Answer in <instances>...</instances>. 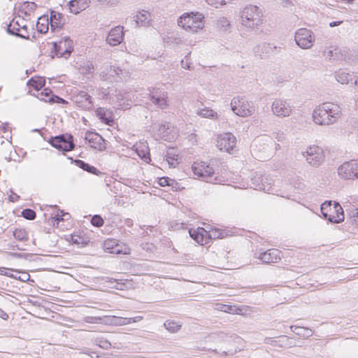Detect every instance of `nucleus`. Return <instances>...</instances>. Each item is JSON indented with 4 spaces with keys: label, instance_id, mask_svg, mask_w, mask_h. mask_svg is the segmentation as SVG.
Here are the masks:
<instances>
[{
    "label": "nucleus",
    "instance_id": "a211bd4d",
    "mask_svg": "<svg viewBox=\"0 0 358 358\" xmlns=\"http://www.w3.org/2000/svg\"><path fill=\"white\" fill-rule=\"evenodd\" d=\"M189 234L194 241L201 245L209 243L208 230L203 227H199L196 229H190Z\"/></svg>",
    "mask_w": 358,
    "mask_h": 358
},
{
    "label": "nucleus",
    "instance_id": "a19ab883",
    "mask_svg": "<svg viewBox=\"0 0 358 358\" xmlns=\"http://www.w3.org/2000/svg\"><path fill=\"white\" fill-rule=\"evenodd\" d=\"M103 223V219L99 215H94L91 218V224L95 227H101Z\"/></svg>",
    "mask_w": 358,
    "mask_h": 358
},
{
    "label": "nucleus",
    "instance_id": "e433bc0d",
    "mask_svg": "<svg viewBox=\"0 0 358 358\" xmlns=\"http://www.w3.org/2000/svg\"><path fill=\"white\" fill-rule=\"evenodd\" d=\"M199 115L203 117L217 119L218 115L215 111L210 108H203L200 110Z\"/></svg>",
    "mask_w": 358,
    "mask_h": 358
},
{
    "label": "nucleus",
    "instance_id": "c03bdc74",
    "mask_svg": "<svg viewBox=\"0 0 358 358\" xmlns=\"http://www.w3.org/2000/svg\"><path fill=\"white\" fill-rule=\"evenodd\" d=\"M338 50V48L337 47L334 48L333 50H330L328 52V57H329V59H332L334 57V52H335V54H336Z\"/></svg>",
    "mask_w": 358,
    "mask_h": 358
},
{
    "label": "nucleus",
    "instance_id": "09e8293b",
    "mask_svg": "<svg viewBox=\"0 0 358 358\" xmlns=\"http://www.w3.org/2000/svg\"><path fill=\"white\" fill-rule=\"evenodd\" d=\"M352 219L354 224L358 226V212H357L352 215Z\"/></svg>",
    "mask_w": 358,
    "mask_h": 358
},
{
    "label": "nucleus",
    "instance_id": "b1692460",
    "mask_svg": "<svg viewBox=\"0 0 358 358\" xmlns=\"http://www.w3.org/2000/svg\"><path fill=\"white\" fill-rule=\"evenodd\" d=\"M166 160L168 162L169 167H177L181 161L180 152L174 148L169 149L166 153Z\"/></svg>",
    "mask_w": 358,
    "mask_h": 358
},
{
    "label": "nucleus",
    "instance_id": "a878e982",
    "mask_svg": "<svg viewBox=\"0 0 358 358\" xmlns=\"http://www.w3.org/2000/svg\"><path fill=\"white\" fill-rule=\"evenodd\" d=\"M135 147L138 155L145 162L149 163L151 159L150 157L148 146L144 143H139L136 144Z\"/></svg>",
    "mask_w": 358,
    "mask_h": 358
},
{
    "label": "nucleus",
    "instance_id": "5fc2aeb1",
    "mask_svg": "<svg viewBox=\"0 0 358 358\" xmlns=\"http://www.w3.org/2000/svg\"><path fill=\"white\" fill-rule=\"evenodd\" d=\"M89 136H90V130H87V131H85V138L86 140H88V137H89Z\"/></svg>",
    "mask_w": 358,
    "mask_h": 358
},
{
    "label": "nucleus",
    "instance_id": "f3484780",
    "mask_svg": "<svg viewBox=\"0 0 358 358\" xmlns=\"http://www.w3.org/2000/svg\"><path fill=\"white\" fill-rule=\"evenodd\" d=\"M282 252L277 248L268 249L259 254V258L266 264H275L280 261Z\"/></svg>",
    "mask_w": 358,
    "mask_h": 358
},
{
    "label": "nucleus",
    "instance_id": "58836bf2",
    "mask_svg": "<svg viewBox=\"0 0 358 358\" xmlns=\"http://www.w3.org/2000/svg\"><path fill=\"white\" fill-rule=\"evenodd\" d=\"M36 212L30 208L24 209L22 211V216L29 220H33L36 218Z\"/></svg>",
    "mask_w": 358,
    "mask_h": 358
},
{
    "label": "nucleus",
    "instance_id": "f03ea898",
    "mask_svg": "<svg viewBox=\"0 0 358 358\" xmlns=\"http://www.w3.org/2000/svg\"><path fill=\"white\" fill-rule=\"evenodd\" d=\"M204 17L201 13H185L178 20L179 27L189 33H196L204 27Z\"/></svg>",
    "mask_w": 358,
    "mask_h": 358
},
{
    "label": "nucleus",
    "instance_id": "ddd939ff",
    "mask_svg": "<svg viewBox=\"0 0 358 358\" xmlns=\"http://www.w3.org/2000/svg\"><path fill=\"white\" fill-rule=\"evenodd\" d=\"M233 112L241 117H248L252 115V108L249 103L243 98L234 97L231 103Z\"/></svg>",
    "mask_w": 358,
    "mask_h": 358
},
{
    "label": "nucleus",
    "instance_id": "39448f33",
    "mask_svg": "<svg viewBox=\"0 0 358 358\" xmlns=\"http://www.w3.org/2000/svg\"><path fill=\"white\" fill-rule=\"evenodd\" d=\"M192 171L196 178L205 181L211 180L215 174L214 166L210 163L204 161L194 162L192 165Z\"/></svg>",
    "mask_w": 358,
    "mask_h": 358
},
{
    "label": "nucleus",
    "instance_id": "393cba45",
    "mask_svg": "<svg viewBox=\"0 0 358 358\" xmlns=\"http://www.w3.org/2000/svg\"><path fill=\"white\" fill-rule=\"evenodd\" d=\"M71 13L78 14L89 6V0H71L69 3Z\"/></svg>",
    "mask_w": 358,
    "mask_h": 358
},
{
    "label": "nucleus",
    "instance_id": "603ef678",
    "mask_svg": "<svg viewBox=\"0 0 358 358\" xmlns=\"http://www.w3.org/2000/svg\"><path fill=\"white\" fill-rule=\"evenodd\" d=\"M343 22L342 21H334L329 23V26L333 27L336 26L340 25Z\"/></svg>",
    "mask_w": 358,
    "mask_h": 358
},
{
    "label": "nucleus",
    "instance_id": "13d9d810",
    "mask_svg": "<svg viewBox=\"0 0 358 358\" xmlns=\"http://www.w3.org/2000/svg\"><path fill=\"white\" fill-rule=\"evenodd\" d=\"M83 120L85 124H87V120L85 117H83Z\"/></svg>",
    "mask_w": 358,
    "mask_h": 358
},
{
    "label": "nucleus",
    "instance_id": "6ab92c4d",
    "mask_svg": "<svg viewBox=\"0 0 358 358\" xmlns=\"http://www.w3.org/2000/svg\"><path fill=\"white\" fill-rule=\"evenodd\" d=\"M49 20L50 23V29L53 32L57 30L62 29L63 26L65 24V19L63 15L55 10L50 11Z\"/></svg>",
    "mask_w": 358,
    "mask_h": 358
},
{
    "label": "nucleus",
    "instance_id": "cd10ccee",
    "mask_svg": "<svg viewBox=\"0 0 358 358\" xmlns=\"http://www.w3.org/2000/svg\"><path fill=\"white\" fill-rule=\"evenodd\" d=\"M49 25L50 26V23L48 15H44L38 18L36 29L39 33H47L49 29Z\"/></svg>",
    "mask_w": 358,
    "mask_h": 358
},
{
    "label": "nucleus",
    "instance_id": "bb28decb",
    "mask_svg": "<svg viewBox=\"0 0 358 358\" xmlns=\"http://www.w3.org/2000/svg\"><path fill=\"white\" fill-rule=\"evenodd\" d=\"M91 148L98 150L106 149V143L104 139L96 133L91 132Z\"/></svg>",
    "mask_w": 358,
    "mask_h": 358
},
{
    "label": "nucleus",
    "instance_id": "2f4dec72",
    "mask_svg": "<svg viewBox=\"0 0 358 358\" xmlns=\"http://www.w3.org/2000/svg\"><path fill=\"white\" fill-rule=\"evenodd\" d=\"M37 7V5L34 2L24 1L20 6V10L24 13V15H30V13L34 11Z\"/></svg>",
    "mask_w": 358,
    "mask_h": 358
},
{
    "label": "nucleus",
    "instance_id": "4be33fe9",
    "mask_svg": "<svg viewBox=\"0 0 358 358\" xmlns=\"http://www.w3.org/2000/svg\"><path fill=\"white\" fill-rule=\"evenodd\" d=\"M95 115L105 124L112 126L114 124V115L110 110L100 107L96 110Z\"/></svg>",
    "mask_w": 358,
    "mask_h": 358
},
{
    "label": "nucleus",
    "instance_id": "c85d7f7f",
    "mask_svg": "<svg viewBox=\"0 0 358 358\" xmlns=\"http://www.w3.org/2000/svg\"><path fill=\"white\" fill-rule=\"evenodd\" d=\"M27 85L33 87L36 91H39L45 85V80L43 77L31 78L27 81Z\"/></svg>",
    "mask_w": 358,
    "mask_h": 358
},
{
    "label": "nucleus",
    "instance_id": "aec40b11",
    "mask_svg": "<svg viewBox=\"0 0 358 358\" xmlns=\"http://www.w3.org/2000/svg\"><path fill=\"white\" fill-rule=\"evenodd\" d=\"M124 38V28L121 26L115 27L112 29L107 37L108 43L111 45L120 44Z\"/></svg>",
    "mask_w": 358,
    "mask_h": 358
},
{
    "label": "nucleus",
    "instance_id": "ea45409f",
    "mask_svg": "<svg viewBox=\"0 0 358 358\" xmlns=\"http://www.w3.org/2000/svg\"><path fill=\"white\" fill-rule=\"evenodd\" d=\"M122 69L119 66H111L108 71L109 77L115 78L122 74Z\"/></svg>",
    "mask_w": 358,
    "mask_h": 358
},
{
    "label": "nucleus",
    "instance_id": "3c124183",
    "mask_svg": "<svg viewBox=\"0 0 358 358\" xmlns=\"http://www.w3.org/2000/svg\"><path fill=\"white\" fill-rule=\"evenodd\" d=\"M207 1L209 4L214 6L215 7H217L219 4L222 5V3L214 1V0H207Z\"/></svg>",
    "mask_w": 358,
    "mask_h": 358
},
{
    "label": "nucleus",
    "instance_id": "0eeeda50",
    "mask_svg": "<svg viewBox=\"0 0 358 358\" xmlns=\"http://www.w3.org/2000/svg\"><path fill=\"white\" fill-rule=\"evenodd\" d=\"M142 317H122L115 315H105L103 317H91V323H101L108 325H127L140 321Z\"/></svg>",
    "mask_w": 358,
    "mask_h": 358
},
{
    "label": "nucleus",
    "instance_id": "bf43d9fd",
    "mask_svg": "<svg viewBox=\"0 0 358 358\" xmlns=\"http://www.w3.org/2000/svg\"><path fill=\"white\" fill-rule=\"evenodd\" d=\"M90 170H91V173H94L95 168L91 166Z\"/></svg>",
    "mask_w": 358,
    "mask_h": 358
},
{
    "label": "nucleus",
    "instance_id": "8fccbe9b",
    "mask_svg": "<svg viewBox=\"0 0 358 358\" xmlns=\"http://www.w3.org/2000/svg\"><path fill=\"white\" fill-rule=\"evenodd\" d=\"M6 268H4V267H1V268H0V274H1V275H6V276L11 277L12 275H11L10 274H9V273H8L5 272V270H6Z\"/></svg>",
    "mask_w": 358,
    "mask_h": 358
},
{
    "label": "nucleus",
    "instance_id": "37998d69",
    "mask_svg": "<svg viewBox=\"0 0 358 358\" xmlns=\"http://www.w3.org/2000/svg\"><path fill=\"white\" fill-rule=\"evenodd\" d=\"M15 278L18 279L22 282H27V281L29 280L30 275L28 273L23 272V273H22V274L20 276L15 277Z\"/></svg>",
    "mask_w": 358,
    "mask_h": 358
},
{
    "label": "nucleus",
    "instance_id": "052dcab7",
    "mask_svg": "<svg viewBox=\"0 0 358 358\" xmlns=\"http://www.w3.org/2000/svg\"><path fill=\"white\" fill-rule=\"evenodd\" d=\"M86 100L90 103V96L87 95Z\"/></svg>",
    "mask_w": 358,
    "mask_h": 358
},
{
    "label": "nucleus",
    "instance_id": "c9c22d12",
    "mask_svg": "<svg viewBox=\"0 0 358 358\" xmlns=\"http://www.w3.org/2000/svg\"><path fill=\"white\" fill-rule=\"evenodd\" d=\"M13 236L15 239L24 241L28 239V234L24 229H16L13 231Z\"/></svg>",
    "mask_w": 358,
    "mask_h": 358
},
{
    "label": "nucleus",
    "instance_id": "864d4df0",
    "mask_svg": "<svg viewBox=\"0 0 358 358\" xmlns=\"http://www.w3.org/2000/svg\"><path fill=\"white\" fill-rule=\"evenodd\" d=\"M355 85L356 86V92L358 93V76L355 80Z\"/></svg>",
    "mask_w": 358,
    "mask_h": 358
},
{
    "label": "nucleus",
    "instance_id": "f704fd0d",
    "mask_svg": "<svg viewBox=\"0 0 358 358\" xmlns=\"http://www.w3.org/2000/svg\"><path fill=\"white\" fill-rule=\"evenodd\" d=\"M166 329L171 333L178 331L181 328V324L173 320H168L164 323Z\"/></svg>",
    "mask_w": 358,
    "mask_h": 358
},
{
    "label": "nucleus",
    "instance_id": "7ed1b4c3",
    "mask_svg": "<svg viewBox=\"0 0 358 358\" xmlns=\"http://www.w3.org/2000/svg\"><path fill=\"white\" fill-rule=\"evenodd\" d=\"M321 213L324 217L334 223L344 220V212L341 206L336 202L325 201L321 206Z\"/></svg>",
    "mask_w": 358,
    "mask_h": 358
},
{
    "label": "nucleus",
    "instance_id": "1a4fd4ad",
    "mask_svg": "<svg viewBox=\"0 0 358 358\" xmlns=\"http://www.w3.org/2000/svg\"><path fill=\"white\" fill-rule=\"evenodd\" d=\"M7 33L21 38L29 39L27 26L24 23V19L20 17L13 19L7 25Z\"/></svg>",
    "mask_w": 358,
    "mask_h": 358
},
{
    "label": "nucleus",
    "instance_id": "6e6d98bb",
    "mask_svg": "<svg viewBox=\"0 0 358 358\" xmlns=\"http://www.w3.org/2000/svg\"><path fill=\"white\" fill-rule=\"evenodd\" d=\"M11 255H13L14 257H22V254H20V253H11Z\"/></svg>",
    "mask_w": 358,
    "mask_h": 358
},
{
    "label": "nucleus",
    "instance_id": "6e6552de",
    "mask_svg": "<svg viewBox=\"0 0 358 358\" xmlns=\"http://www.w3.org/2000/svg\"><path fill=\"white\" fill-rule=\"evenodd\" d=\"M48 142L52 147L63 152L73 150L75 148L73 137L69 134L52 136Z\"/></svg>",
    "mask_w": 358,
    "mask_h": 358
},
{
    "label": "nucleus",
    "instance_id": "f257e3e1",
    "mask_svg": "<svg viewBox=\"0 0 358 358\" xmlns=\"http://www.w3.org/2000/svg\"><path fill=\"white\" fill-rule=\"evenodd\" d=\"M341 115L339 106L333 103H324L313 112V120L318 125H328L336 122Z\"/></svg>",
    "mask_w": 358,
    "mask_h": 358
},
{
    "label": "nucleus",
    "instance_id": "473e14b6",
    "mask_svg": "<svg viewBox=\"0 0 358 358\" xmlns=\"http://www.w3.org/2000/svg\"><path fill=\"white\" fill-rule=\"evenodd\" d=\"M336 78L338 82L343 85L348 84L349 82L352 80V76L349 73L340 71L337 74Z\"/></svg>",
    "mask_w": 358,
    "mask_h": 358
},
{
    "label": "nucleus",
    "instance_id": "a18cd8bd",
    "mask_svg": "<svg viewBox=\"0 0 358 358\" xmlns=\"http://www.w3.org/2000/svg\"><path fill=\"white\" fill-rule=\"evenodd\" d=\"M20 196L17 194L13 193V195L9 196V200L11 202H15L19 199Z\"/></svg>",
    "mask_w": 358,
    "mask_h": 358
},
{
    "label": "nucleus",
    "instance_id": "79ce46f5",
    "mask_svg": "<svg viewBox=\"0 0 358 358\" xmlns=\"http://www.w3.org/2000/svg\"><path fill=\"white\" fill-rule=\"evenodd\" d=\"M75 164L79 168L90 173V164L80 159H76L74 161Z\"/></svg>",
    "mask_w": 358,
    "mask_h": 358
},
{
    "label": "nucleus",
    "instance_id": "f8f14e48",
    "mask_svg": "<svg viewBox=\"0 0 358 358\" xmlns=\"http://www.w3.org/2000/svg\"><path fill=\"white\" fill-rule=\"evenodd\" d=\"M338 175L343 179L358 178V160L343 163L338 169Z\"/></svg>",
    "mask_w": 358,
    "mask_h": 358
},
{
    "label": "nucleus",
    "instance_id": "5701e85b",
    "mask_svg": "<svg viewBox=\"0 0 358 358\" xmlns=\"http://www.w3.org/2000/svg\"><path fill=\"white\" fill-rule=\"evenodd\" d=\"M36 96L45 102L49 103H64L65 100L55 94H52V92L48 88H45L44 90L40 93H38Z\"/></svg>",
    "mask_w": 358,
    "mask_h": 358
},
{
    "label": "nucleus",
    "instance_id": "7c9ffc66",
    "mask_svg": "<svg viewBox=\"0 0 358 358\" xmlns=\"http://www.w3.org/2000/svg\"><path fill=\"white\" fill-rule=\"evenodd\" d=\"M150 14L148 12H140L136 15V23L139 25L144 26L149 24Z\"/></svg>",
    "mask_w": 358,
    "mask_h": 358
},
{
    "label": "nucleus",
    "instance_id": "9b49d317",
    "mask_svg": "<svg viewBox=\"0 0 358 358\" xmlns=\"http://www.w3.org/2000/svg\"><path fill=\"white\" fill-rule=\"evenodd\" d=\"M215 309L232 315H238L245 316L251 311V308L248 306H238L236 304H224L217 303L215 304Z\"/></svg>",
    "mask_w": 358,
    "mask_h": 358
},
{
    "label": "nucleus",
    "instance_id": "72a5a7b5",
    "mask_svg": "<svg viewBox=\"0 0 358 358\" xmlns=\"http://www.w3.org/2000/svg\"><path fill=\"white\" fill-rule=\"evenodd\" d=\"M152 102L159 106L162 108H164L168 106L167 104V96L164 95L162 97H156L155 95L151 96Z\"/></svg>",
    "mask_w": 358,
    "mask_h": 358
},
{
    "label": "nucleus",
    "instance_id": "9d476101",
    "mask_svg": "<svg viewBox=\"0 0 358 358\" xmlns=\"http://www.w3.org/2000/svg\"><path fill=\"white\" fill-rule=\"evenodd\" d=\"M217 147L222 152L232 153L236 148V138L231 133L222 134L217 137Z\"/></svg>",
    "mask_w": 358,
    "mask_h": 358
},
{
    "label": "nucleus",
    "instance_id": "423d86ee",
    "mask_svg": "<svg viewBox=\"0 0 358 358\" xmlns=\"http://www.w3.org/2000/svg\"><path fill=\"white\" fill-rule=\"evenodd\" d=\"M102 248L104 252L112 255H129L131 253V249L127 243L113 238L104 240Z\"/></svg>",
    "mask_w": 358,
    "mask_h": 358
},
{
    "label": "nucleus",
    "instance_id": "49530a36",
    "mask_svg": "<svg viewBox=\"0 0 358 358\" xmlns=\"http://www.w3.org/2000/svg\"><path fill=\"white\" fill-rule=\"evenodd\" d=\"M0 317L4 320H6L8 318V315L1 308H0Z\"/></svg>",
    "mask_w": 358,
    "mask_h": 358
},
{
    "label": "nucleus",
    "instance_id": "4468645a",
    "mask_svg": "<svg viewBox=\"0 0 358 358\" xmlns=\"http://www.w3.org/2000/svg\"><path fill=\"white\" fill-rule=\"evenodd\" d=\"M295 41L299 46L307 49L313 46L315 36L310 30L305 28L299 29L295 34Z\"/></svg>",
    "mask_w": 358,
    "mask_h": 358
},
{
    "label": "nucleus",
    "instance_id": "de8ad7c7",
    "mask_svg": "<svg viewBox=\"0 0 358 358\" xmlns=\"http://www.w3.org/2000/svg\"><path fill=\"white\" fill-rule=\"evenodd\" d=\"M115 282H116V284H117L115 287L117 289H122L123 287L125 286V283L122 282V281H117V280H115Z\"/></svg>",
    "mask_w": 358,
    "mask_h": 358
},
{
    "label": "nucleus",
    "instance_id": "20e7f679",
    "mask_svg": "<svg viewBox=\"0 0 358 358\" xmlns=\"http://www.w3.org/2000/svg\"><path fill=\"white\" fill-rule=\"evenodd\" d=\"M241 17L243 24L252 29L257 27L263 22L262 12L256 6L250 5L245 7Z\"/></svg>",
    "mask_w": 358,
    "mask_h": 358
},
{
    "label": "nucleus",
    "instance_id": "412c9836",
    "mask_svg": "<svg viewBox=\"0 0 358 358\" xmlns=\"http://www.w3.org/2000/svg\"><path fill=\"white\" fill-rule=\"evenodd\" d=\"M272 110L275 115L281 117L289 115L292 111L286 102L280 99L275 100L273 103Z\"/></svg>",
    "mask_w": 358,
    "mask_h": 358
},
{
    "label": "nucleus",
    "instance_id": "dca6fc26",
    "mask_svg": "<svg viewBox=\"0 0 358 358\" xmlns=\"http://www.w3.org/2000/svg\"><path fill=\"white\" fill-rule=\"evenodd\" d=\"M306 159L313 165L319 164L324 159V153L321 148L313 145L310 146L306 150Z\"/></svg>",
    "mask_w": 358,
    "mask_h": 358
},
{
    "label": "nucleus",
    "instance_id": "4c0bfd02",
    "mask_svg": "<svg viewBox=\"0 0 358 358\" xmlns=\"http://www.w3.org/2000/svg\"><path fill=\"white\" fill-rule=\"evenodd\" d=\"M174 183H175V180L171 179L169 177L164 176V177L159 178V179H158L159 185L161 187H163L173 186Z\"/></svg>",
    "mask_w": 358,
    "mask_h": 358
},
{
    "label": "nucleus",
    "instance_id": "4d7b16f0",
    "mask_svg": "<svg viewBox=\"0 0 358 358\" xmlns=\"http://www.w3.org/2000/svg\"><path fill=\"white\" fill-rule=\"evenodd\" d=\"M56 220H62L64 219L62 217V216H60L59 215H56Z\"/></svg>",
    "mask_w": 358,
    "mask_h": 358
},
{
    "label": "nucleus",
    "instance_id": "2eb2a0df",
    "mask_svg": "<svg viewBox=\"0 0 358 358\" xmlns=\"http://www.w3.org/2000/svg\"><path fill=\"white\" fill-rule=\"evenodd\" d=\"M53 48L55 55L58 57L68 58L73 51V41L68 38H64L59 43L54 42Z\"/></svg>",
    "mask_w": 358,
    "mask_h": 358
},
{
    "label": "nucleus",
    "instance_id": "c756f323",
    "mask_svg": "<svg viewBox=\"0 0 358 358\" xmlns=\"http://www.w3.org/2000/svg\"><path fill=\"white\" fill-rule=\"evenodd\" d=\"M209 242L213 239H222L227 236V232L220 229L210 228L208 230Z\"/></svg>",
    "mask_w": 358,
    "mask_h": 358
}]
</instances>
